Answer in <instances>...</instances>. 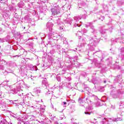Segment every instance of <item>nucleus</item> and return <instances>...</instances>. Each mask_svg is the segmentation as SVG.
Here are the masks:
<instances>
[{
	"mask_svg": "<svg viewBox=\"0 0 124 124\" xmlns=\"http://www.w3.org/2000/svg\"><path fill=\"white\" fill-rule=\"evenodd\" d=\"M42 84L44 86L46 87V91L47 92V93H46V95H50V93L48 92H49V84L48 83V81L46 80H44L42 81Z\"/></svg>",
	"mask_w": 124,
	"mask_h": 124,
	"instance_id": "1",
	"label": "nucleus"
},
{
	"mask_svg": "<svg viewBox=\"0 0 124 124\" xmlns=\"http://www.w3.org/2000/svg\"><path fill=\"white\" fill-rule=\"evenodd\" d=\"M60 8H54L51 9V12L52 13V15L55 16V15H57L60 13Z\"/></svg>",
	"mask_w": 124,
	"mask_h": 124,
	"instance_id": "2",
	"label": "nucleus"
},
{
	"mask_svg": "<svg viewBox=\"0 0 124 124\" xmlns=\"http://www.w3.org/2000/svg\"><path fill=\"white\" fill-rule=\"evenodd\" d=\"M12 124V123H11V120L10 119H8L7 121L5 119H3L2 120H1L0 122V124Z\"/></svg>",
	"mask_w": 124,
	"mask_h": 124,
	"instance_id": "3",
	"label": "nucleus"
},
{
	"mask_svg": "<svg viewBox=\"0 0 124 124\" xmlns=\"http://www.w3.org/2000/svg\"><path fill=\"white\" fill-rule=\"evenodd\" d=\"M53 26H54V24L51 22H48L46 24V28L47 30H48L49 31H52V30H53L52 28H53Z\"/></svg>",
	"mask_w": 124,
	"mask_h": 124,
	"instance_id": "4",
	"label": "nucleus"
},
{
	"mask_svg": "<svg viewBox=\"0 0 124 124\" xmlns=\"http://www.w3.org/2000/svg\"><path fill=\"white\" fill-rule=\"evenodd\" d=\"M34 92L36 93H41V89L40 87H36L34 89Z\"/></svg>",
	"mask_w": 124,
	"mask_h": 124,
	"instance_id": "5",
	"label": "nucleus"
},
{
	"mask_svg": "<svg viewBox=\"0 0 124 124\" xmlns=\"http://www.w3.org/2000/svg\"><path fill=\"white\" fill-rule=\"evenodd\" d=\"M48 35L49 36H51V37H55V36H58V34H57V33H55V32H54V33H49L48 34Z\"/></svg>",
	"mask_w": 124,
	"mask_h": 124,
	"instance_id": "6",
	"label": "nucleus"
},
{
	"mask_svg": "<svg viewBox=\"0 0 124 124\" xmlns=\"http://www.w3.org/2000/svg\"><path fill=\"white\" fill-rule=\"evenodd\" d=\"M28 118H29V116H28V115L24 114L22 117V121H24V120H28Z\"/></svg>",
	"mask_w": 124,
	"mask_h": 124,
	"instance_id": "7",
	"label": "nucleus"
},
{
	"mask_svg": "<svg viewBox=\"0 0 124 124\" xmlns=\"http://www.w3.org/2000/svg\"><path fill=\"white\" fill-rule=\"evenodd\" d=\"M57 81H58V82H60L61 81V78L60 77H57Z\"/></svg>",
	"mask_w": 124,
	"mask_h": 124,
	"instance_id": "8",
	"label": "nucleus"
},
{
	"mask_svg": "<svg viewBox=\"0 0 124 124\" xmlns=\"http://www.w3.org/2000/svg\"><path fill=\"white\" fill-rule=\"evenodd\" d=\"M0 2H1V3H4L5 1H4V0H0Z\"/></svg>",
	"mask_w": 124,
	"mask_h": 124,
	"instance_id": "9",
	"label": "nucleus"
},
{
	"mask_svg": "<svg viewBox=\"0 0 124 124\" xmlns=\"http://www.w3.org/2000/svg\"><path fill=\"white\" fill-rule=\"evenodd\" d=\"M57 49H58L59 50H60V49H61V46L57 45Z\"/></svg>",
	"mask_w": 124,
	"mask_h": 124,
	"instance_id": "10",
	"label": "nucleus"
},
{
	"mask_svg": "<svg viewBox=\"0 0 124 124\" xmlns=\"http://www.w3.org/2000/svg\"><path fill=\"white\" fill-rule=\"evenodd\" d=\"M74 27L75 28H76V27H78V24H75L74 25Z\"/></svg>",
	"mask_w": 124,
	"mask_h": 124,
	"instance_id": "11",
	"label": "nucleus"
},
{
	"mask_svg": "<svg viewBox=\"0 0 124 124\" xmlns=\"http://www.w3.org/2000/svg\"><path fill=\"white\" fill-rule=\"evenodd\" d=\"M68 88H71V85H70V83H68Z\"/></svg>",
	"mask_w": 124,
	"mask_h": 124,
	"instance_id": "12",
	"label": "nucleus"
},
{
	"mask_svg": "<svg viewBox=\"0 0 124 124\" xmlns=\"http://www.w3.org/2000/svg\"><path fill=\"white\" fill-rule=\"evenodd\" d=\"M85 114H86V115H88V114L89 115L90 114V113H89L88 112H85Z\"/></svg>",
	"mask_w": 124,
	"mask_h": 124,
	"instance_id": "13",
	"label": "nucleus"
},
{
	"mask_svg": "<svg viewBox=\"0 0 124 124\" xmlns=\"http://www.w3.org/2000/svg\"><path fill=\"white\" fill-rule=\"evenodd\" d=\"M60 23H61V21H60V20H58V21H57V24H58V25H60Z\"/></svg>",
	"mask_w": 124,
	"mask_h": 124,
	"instance_id": "14",
	"label": "nucleus"
},
{
	"mask_svg": "<svg viewBox=\"0 0 124 124\" xmlns=\"http://www.w3.org/2000/svg\"><path fill=\"white\" fill-rule=\"evenodd\" d=\"M74 19H75L76 21H77V20H78L77 17H74Z\"/></svg>",
	"mask_w": 124,
	"mask_h": 124,
	"instance_id": "15",
	"label": "nucleus"
},
{
	"mask_svg": "<svg viewBox=\"0 0 124 124\" xmlns=\"http://www.w3.org/2000/svg\"><path fill=\"white\" fill-rule=\"evenodd\" d=\"M122 118H121L118 119V121H122Z\"/></svg>",
	"mask_w": 124,
	"mask_h": 124,
	"instance_id": "16",
	"label": "nucleus"
},
{
	"mask_svg": "<svg viewBox=\"0 0 124 124\" xmlns=\"http://www.w3.org/2000/svg\"><path fill=\"white\" fill-rule=\"evenodd\" d=\"M21 56V55H16V56H14V58H15V57H20Z\"/></svg>",
	"mask_w": 124,
	"mask_h": 124,
	"instance_id": "17",
	"label": "nucleus"
},
{
	"mask_svg": "<svg viewBox=\"0 0 124 124\" xmlns=\"http://www.w3.org/2000/svg\"><path fill=\"white\" fill-rule=\"evenodd\" d=\"M63 104H64V105H66V102H63Z\"/></svg>",
	"mask_w": 124,
	"mask_h": 124,
	"instance_id": "18",
	"label": "nucleus"
},
{
	"mask_svg": "<svg viewBox=\"0 0 124 124\" xmlns=\"http://www.w3.org/2000/svg\"><path fill=\"white\" fill-rule=\"evenodd\" d=\"M60 28V30H63V28L62 27V26H61Z\"/></svg>",
	"mask_w": 124,
	"mask_h": 124,
	"instance_id": "19",
	"label": "nucleus"
},
{
	"mask_svg": "<svg viewBox=\"0 0 124 124\" xmlns=\"http://www.w3.org/2000/svg\"><path fill=\"white\" fill-rule=\"evenodd\" d=\"M23 95V93H22L21 94H18V95H19L20 96H21V95Z\"/></svg>",
	"mask_w": 124,
	"mask_h": 124,
	"instance_id": "20",
	"label": "nucleus"
},
{
	"mask_svg": "<svg viewBox=\"0 0 124 124\" xmlns=\"http://www.w3.org/2000/svg\"><path fill=\"white\" fill-rule=\"evenodd\" d=\"M60 25H63V23L61 22V23H60Z\"/></svg>",
	"mask_w": 124,
	"mask_h": 124,
	"instance_id": "21",
	"label": "nucleus"
},
{
	"mask_svg": "<svg viewBox=\"0 0 124 124\" xmlns=\"http://www.w3.org/2000/svg\"><path fill=\"white\" fill-rule=\"evenodd\" d=\"M92 124H96V123L93 122Z\"/></svg>",
	"mask_w": 124,
	"mask_h": 124,
	"instance_id": "22",
	"label": "nucleus"
},
{
	"mask_svg": "<svg viewBox=\"0 0 124 124\" xmlns=\"http://www.w3.org/2000/svg\"><path fill=\"white\" fill-rule=\"evenodd\" d=\"M71 80V78H69V81H70Z\"/></svg>",
	"mask_w": 124,
	"mask_h": 124,
	"instance_id": "23",
	"label": "nucleus"
},
{
	"mask_svg": "<svg viewBox=\"0 0 124 124\" xmlns=\"http://www.w3.org/2000/svg\"><path fill=\"white\" fill-rule=\"evenodd\" d=\"M24 29H26V27H24Z\"/></svg>",
	"mask_w": 124,
	"mask_h": 124,
	"instance_id": "24",
	"label": "nucleus"
},
{
	"mask_svg": "<svg viewBox=\"0 0 124 124\" xmlns=\"http://www.w3.org/2000/svg\"><path fill=\"white\" fill-rule=\"evenodd\" d=\"M94 121H95V119H94Z\"/></svg>",
	"mask_w": 124,
	"mask_h": 124,
	"instance_id": "25",
	"label": "nucleus"
}]
</instances>
